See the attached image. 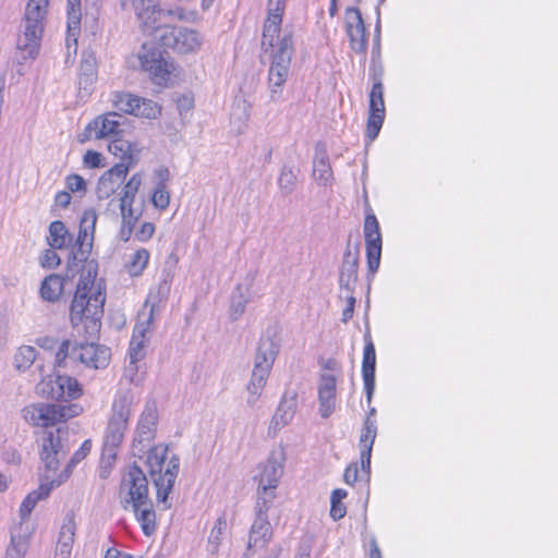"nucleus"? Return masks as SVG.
<instances>
[{
    "label": "nucleus",
    "instance_id": "e433bc0d",
    "mask_svg": "<svg viewBox=\"0 0 558 558\" xmlns=\"http://www.w3.org/2000/svg\"><path fill=\"white\" fill-rule=\"evenodd\" d=\"M289 68H284L280 64H270L268 73V82L270 86V99L276 101L279 98L277 87H281L288 77Z\"/></svg>",
    "mask_w": 558,
    "mask_h": 558
},
{
    "label": "nucleus",
    "instance_id": "69168bd1",
    "mask_svg": "<svg viewBox=\"0 0 558 558\" xmlns=\"http://www.w3.org/2000/svg\"><path fill=\"white\" fill-rule=\"evenodd\" d=\"M102 314L104 310H98L97 307H94L93 302L88 300V305H86L84 319H89L95 324L96 322L100 320Z\"/></svg>",
    "mask_w": 558,
    "mask_h": 558
},
{
    "label": "nucleus",
    "instance_id": "f3484780",
    "mask_svg": "<svg viewBox=\"0 0 558 558\" xmlns=\"http://www.w3.org/2000/svg\"><path fill=\"white\" fill-rule=\"evenodd\" d=\"M116 106L126 113L146 119H156L161 113V107L154 100L129 93L117 94Z\"/></svg>",
    "mask_w": 558,
    "mask_h": 558
},
{
    "label": "nucleus",
    "instance_id": "79ce46f5",
    "mask_svg": "<svg viewBox=\"0 0 558 558\" xmlns=\"http://www.w3.org/2000/svg\"><path fill=\"white\" fill-rule=\"evenodd\" d=\"M226 529H227L226 517L220 515L216 520V522L210 531L209 537H208L207 549L210 554L218 553Z\"/></svg>",
    "mask_w": 558,
    "mask_h": 558
},
{
    "label": "nucleus",
    "instance_id": "a19ab883",
    "mask_svg": "<svg viewBox=\"0 0 558 558\" xmlns=\"http://www.w3.org/2000/svg\"><path fill=\"white\" fill-rule=\"evenodd\" d=\"M35 362V348L32 345H22L14 354L13 365L16 371L24 373L31 368Z\"/></svg>",
    "mask_w": 558,
    "mask_h": 558
},
{
    "label": "nucleus",
    "instance_id": "ddd939ff",
    "mask_svg": "<svg viewBox=\"0 0 558 558\" xmlns=\"http://www.w3.org/2000/svg\"><path fill=\"white\" fill-rule=\"evenodd\" d=\"M360 263V242L354 244L349 238L347 246L342 256V262L339 271V287L348 293H354L357 283V271Z\"/></svg>",
    "mask_w": 558,
    "mask_h": 558
},
{
    "label": "nucleus",
    "instance_id": "37998d69",
    "mask_svg": "<svg viewBox=\"0 0 558 558\" xmlns=\"http://www.w3.org/2000/svg\"><path fill=\"white\" fill-rule=\"evenodd\" d=\"M248 302L250 299L246 295V292H244L243 286L238 284L231 298L230 315L232 320L239 319V317L244 313Z\"/></svg>",
    "mask_w": 558,
    "mask_h": 558
},
{
    "label": "nucleus",
    "instance_id": "f257e3e1",
    "mask_svg": "<svg viewBox=\"0 0 558 558\" xmlns=\"http://www.w3.org/2000/svg\"><path fill=\"white\" fill-rule=\"evenodd\" d=\"M158 424V411L155 401L146 402L138 418L132 451L134 457L144 459L145 468L156 488L157 504L163 510L171 508V494L180 470V458L177 454L168 459V447L156 445L149 447L155 439Z\"/></svg>",
    "mask_w": 558,
    "mask_h": 558
},
{
    "label": "nucleus",
    "instance_id": "39448f33",
    "mask_svg": "<svg viewBox=\"0 0 558 558\" xmlns=\"http://www.w3.org/2000/svg\"><path fill=\"white\" fill-rule=\"evenodd\" d=\"M131 404L132 400L129 395H122L113 401L112 413L104 436L101 463L111 465L116 461L117 450L124 439L131 417Z\"/></svg>",
    "mask_w": 558,
    "mask_h": 558
},
{
    "label": "nucleus",
    "instance_id": "a878e982",
    "mask_svg": "<svg viewBox=\"0 0 558 558\" xmlns=\"http://www.w3.org/2000/svg\"><path fill=\"white\" fill-rule=\"evenodd\" d=\"M90 277V271H88V277L80 279L77 283V288L70 306V320L73 326H77L84 320L86 305H88L87 287L88 284L94 283V279Z\"/></svg>",
    "mask_w": 558,
    "mask_h": 558
},
{
    "label": "nucleus",
    "instance_id": "4c0bfd02",
    "mask_svg": "<svg viewBox=\"0 0 558 558\" xmlns=\"http://www.w3.org/2000/svg\"><path fill=\"white\" fill-rule=\"evenodd\" d=\"M278 187L282 195H290L296 187L298 173L293 167L283 165L278 177Z\"/></svg>",
    "mask_w": 558,
    "mask_h": 558
},
{
    "label": "nucleus",
    "instance_id": "5fc2aeb1",
    "mask_svg": "<svg viewBox=\"0 0 558 558\" xmlns=\"http://www.w3.org/2000/svg\"><path fill=\"white\" fill-rule=\"evenodd\" d=\"M65 182L66 187L73 193L86 191V181L78 174L68 175Z\"/></svg>",
    "mask_w": 558,
    "mask_h": 558
},
{
    "label": "nucleus",
    "instance_id": "2f4dec72",
    "mask_svg": "<svg viewBox=\"0 0 558 558\" xmlns=\"http://www.w3.org/2000/svg\"><path fill=\"white\" fill-rule=\"evenodd\" d=\"M64 289V279L57 274L47 276L40 284V298L49 303H57Z\"/></svg>",
    "mask_w": 558,
    "mask_h": 558
},
{
    "label": "nucleus",
    "instance_id": "bb28decb",
    "mask_svg": "<svg viewBox=\"0 0 558 558\" xmlns=\"http://www.w3.org/2000/svg\"><path fill=\"white\" fill-rule=\"evenodd\" d=\"M296 410V392L286 391L270 422V428L280 430L294 417Z\"/></svg>",
    "mask_w": 558,
    "mask_h": 558
},
{
    "label": "nucleus",
    "instance_id": "0eeeda50",
    "mask_svg": "<svg viewBox=\"0 0 558 558\" xmlns=\"http://www.w3.org/2000/svg\"><path fill=\"white\" fill-rule=\"evenodd\" d=\"M82 393L76 378L59 373L49 374L37 384V395L53 402H70Z\"/></svg>",
    "mask_w": 558,
    "mask_h": 558
},
{
    "label": "nucleus",
    "instance_id": "6e6552de",
    "mask_svg": "<svg viewBox=\"0 0 558 558\" xmlns=\"http://www.w3.org/2000/svg\"><path fill=\"white\" fill-rule=\"evenodd\" d=\"M121 505L128 510L130 506H141L143 501L150 499L148 480L145 471L133 462L123 474L120 484Z\"/></svg>",
    "mask_w": 558,
    "mask_h": 558
},
{
    "label": "nucleus",
    "instance_id": "20e7f679",
    "mask_svg": "<svg viewBox=\"0 0 558 558\" xmlns=\"http://www.w3.org/2000/svg\"><path fill=\"white\" fill-rule=\"evenodd\" d=\"M279 347L276 331L271 328L266 329L258 341L251 379L246 385L248 407H254L260 398L279 353Z\"/></svg>",
    "mask_w": 558,
    "mask_h": 558
},
{
    "label": "nucleus",
    "instance_id": "bf43d9fd",
    "mask_svg": "<svg viewBox=\"0 0 558 558\" xmlns=\"http://www.w3.org/2000/svg\"><path fill=\"white\" fill-rule=\"evenodd\" d=\"M155 232V225L153 222H144L142 223L141 228L136 231L135 238L141 241L145 242L148 241Z\"/></svg>",
    "mask_w": 558,
    "mask_h": 558
},
{
    "label": "nucleus",
    "instance_id": "ea45409f",
    "mask_svg": "<svg viewBox=\"0 0 558 558\" xmlns=\"http://www.w3.org/2000/svg\"><path fill=\"white\" fill-rule=\"evenodd\" d=\"M141 185L142 174L134 173L123 186L119 207H132Z\"/></svg>",
    "mask_w": 558,
    "mask_h": 558
},
{
    "label": "nucleus",
    "instance_id": "a18cd8bd",
    "mask_svg": "<svg viewBox=\"0 0 558 558\" xmlns=\"http://www.w3.org/2000/svg\"><path fill=\"white\" fill-rule=\"evenodd\" d=\"M348 496L347 490L342 488L333 489L330 497V517L338 521L347 514V508L342 500Z\"/></svg>",
    "mask_w": 558,
    "mask_h": 558
},
{
    "label": "nucleus",
    "instance_id": "0e129e2a",
    "mask_svg": "<svg viewBox=\"0 0 558 558\" xmlns=\"http://www.w3.org/2000/svg\"><path fill=\"white\" fill-rule=\"evenodd\" d=\"M371 458H372V451L360 450L361 469H362V472L366 475L367 482L369 481V476H371Z\"/></svg>",
    "mask_w": 558,
    "mask_h": 558
},
{
    "label": "nucleus",
    "instance_id": "338daca9",
    "mask_svg": "<svg viewBox=\"0 0 558 558\" xmlns=\"http://www.w3.org/2000/svg\"><path fill=\"white\" fill-rule=\"evenodd\" d=\"M193 106H194V100L189 95H181L177 99V107H178L180 114H182L183 112H187L189 110H191L193 108Z\"/></svg>",
    "mask_w": 558,
    "mask_h": 558
},
{
    "label": "nucleus",
    "instance_id": "7c9ffc66",
    "mask_svg": "<svg viewBox=\"0 0 558 558\" xmlns=\"http://www.w3.org/2000/svg\"><path fill=\"white\" fill-rule=\"evenodd\" d=\"M130 507L133 509L136 520L141 524L143 533L146 536H150L151 534H154L157 529V524L153 500L148 499L143 501V505L141 504V506Z\"/></svg>",
    "mask_w": 558,
    "mask_h": 558
},
{
    "label": "nucleus",
    "instance_id": "9d476101",
    "mask_svg": "<svg viewBox=\"0 0 558 558\" xmlns=\"http://www.w3.org/2000/svg\"><path fill=\"white\" fill-rule=\"evenodd\" d=\"M148 302H145L144 308L137 315V322L134 326L132 338L130 341L129 356L130 365H133L134 371L137 369V362L145 356V341L147 333L150 331V326L154 322L155 304H151L149 311L146 308Z\"/></svg>",
    "mask_w": 558,
    "mask_h": 558
},
{
    "label": "nucleus",
    "instance_id": "cd10ccee",
    "mask_svg": "<svg viewBox=\"0 0 558 558\" xmlns=\"http://www.w3.org/2000/svg\"><path fill=\"white\" fill-rule=\"evenodd\" d=\"M272 538V527L268 517L256 518L251 525L246 553L252 548H264Z\"/></svg>",
    "mask_w": 558,
    "mask_h": 558
},
{
    "label": "nucleus",
    "instance_id": "423d86ee",
    "mask_svg": "<svg viewBox=\"0 0 558 558\" xmlns=\"http://www.w3.org/2000/svg\"><path fill=\"white\" fill-rule=\"evenodd\" d=\"M34 495L35 492L29 493L20 507V520L11 529V546L7 550V558H23L31 546L35 532V520L32 518L35 508Z\"/></svg>",
    "mask_w": 558,
    "mask_h": 558
},
{
    "label": "nucleus",
    "instance_id": "412c9836",
    "mask_svg": "<svg viewBox=\"0 0 558 558\" xmlns=\"http://www.w3.org/2000/svg\"><path fill=\"white\" fill-rule=\"evenodd\" d=\"M364 341L365 347L362 361V377L364 381L366 401L369 404L375 391L376 351L368 332L365 333Z\"/></svg>",
    "mask_w": 558,
    "mask_h": 558
},
{
    "label": "nucleus",
    "instance_id": "c9c22d12",
    "mask_svg": "<svg viewBox=\"0 0 558 558\" xmlns=\"http://www.w3.org/2000/svg\"><path fill=\"white\" fill-rule=\"evenodd\" d=\"M96 221L97 214L95 209L89 208L83 213L75 244H85L88 236L90 238V242L93 241Z\"/></svg>",
    "mask_w": 558,
    "mask_h": 558
},
{
    "label": "nucleus",
    "instance_id": "f8f14e48",
    "mask_svg": "<svg viewBox=\"0 0 558 558\" xmlns=\"http://www.w3.org/2000/svg\"><path fill=\"white\" fill-rule=\"evenodd\" d=\"M364 238L368 275L374 276L380 265L383 239L378 220L373 213L365 217Z\"/></svg>",
    "mask_w": 558,
    "mask_h": 558
},
{
    "label": "nucleus",
    "instance_id": "473e14b6",
    "mask_svg": "<svg viewBox=\"0 0 558 558\" xmlns=\"http://www.w3.org/2000/svg\"><path fill=\"white\" fill-rule=\"evenodd\" d=\"M47 242L53 250H62L72 242V235L62 221L54 220L49 226Z\"/></svg>",
    "mask_w": 558,
    "mask_h": 558
},
{
    "label": "nucleus",
    "instance_id": "393cba45",
    "mask_svg": "<svg viewBox=\"0 0 558 558\" xmlns=\"http://www.w3.org/2000/svg\"><path fill=\"white\" fill-rule=\"evenodd\" d=\"M75 530L76 524L74 520V512L68 511L63 518V523L58 535L54 553L56 558H70L74 543Z\"/></svg>",
    "mask_w": 558,
    "mask_h": 558
},
{
    "label": "nucleus",
    "instance_id": "9b49d317",
    "mask_svg": "<svg viewBox=\"0 0 558 558\" xmlns=\"http://www.w3.org/2000/svg\"><path fill=\"white\" fill-rule=\"evenodd\" d=\"M138 59L142 69L150 75L154 83L158 85L167 83L170 76V64L159 48L144 44Z\"/></svg>",
    "mask_w": 558,
    "mask_h": 558
},
{
    "label": "nucleus",
    "instance_id": "72a5a7b5",
    "mask_svg": "<svg viewBox=\"0 0 558 558\" xmlns=\"http://www.w3.org/2000/svg\"><path fill=\"white\" fill-rule=\"evenodd\" d=\"M293 53V37L292 33H287L279 41L278 49L275 51L271 64L282 65L290 68V62Z\"/></svg>",
    "mask_w": 558,
    "mask_h": 558
},
{
    "label": "nucleus",
    "instance_id": "7ed1b4c3",
    "mask_svg": "<svg viewBox=\"0 0 558 558\" xmlns=\"http://www.w3.org/2000/svg\"><path fill=\"white\" fill-rule=\"evenodd\" d=\"M66 440L68 429L64 427L45 429L43 432L39 456L45 466V474L41 476L40 484L37 488V501L46 499L53 488L64 483L71 476L76 464L84 460L90 452L92 440L86 439L72 454L63 471L57 475L60 461L65 458L69 451Z\"/></svg>",
    "mask_w": 558,
    "mask_h": 558
},
{
    "label": "nucleus",
    "instance_id": "c756f323",
    "mask_svg": "<svg viewBox=\"0 0 558 558\" xmlns=\"http://www.w3.org/2000/svg\"><path fill=\"white\" fill-rule=\"evenodd\" d=\"M37 345H39L44 351L53 355V366L61 367L69 356L70 350V341L63 340L61 342L56 338L45 337L37 339Z\"/></svg>",
    "mask_w": 558,
    "mask_h": 558
},
{
    "label": "nucleus",
    "instance_id": "13d9d810",
    "mask_svg": "<svg viewBox=\"0 0 558 558\" xmlns=\"http://www.w3.org/2000/svg\"><path fill=\"white\" fill-rule=\"evenodd\" d=\"M93 284H88L87 287V300H90L93 302V306L97 307L98 310H104L105 301H106V294L101 292L100 289H97L93 294L89 295L90 289L93 288Z\"/></svg>",
    "mask_w": 558,
    "mask_h": 558
},
{
    "label": "nucleus",
    "instance_id": "2eb2a0df",
    "mask_svg": "<svg viewBox=\"0 0 558 558\" xmlns=\"http://www.w3.org/2000/svg\"><path fill=\"white\" fill-rule=\"evenodd\" d=\"M384 86L373 84L369 93L368 117L365 137L373 142L379 134L385 120Z\"/></svg>",
    "mask_w": 558,
    "mask_h": 558
},
{
    "label": "nucleus",
    "instance_id": "680f3d73",
    "mask_svg": "<svg viewBox=\"0 0 558 558\" xmlns=\"http://www.w3.org/2000/svg\"><path fill=\"white\" fill-rule=\"evenodd\" d=\"M345 299H347V306L342 311V318H341V320L344 324L348 323L352 318L353 313H354L355 303H356L354 293H348Z\"/></svg>",
    "mask_w": 558,
    "mask_h": 558
},
{
    "label": "nucleus",
    "instance_id": "aec40b11",
    "mask_svg": "<svg viewBox=\"0 0 558 558\" xmlns=\"http://www.w3.org/2000/svg\"><path fill=\"white\" fill-rule=\"evenodd\" d=\"M130 163L119 162L107 170L99 179L96 193L99 199H107L112 196L122 185L129 170Z\"/></svg>",
    "mask_w": 558,
    "mask_h": 558
},
{
    "label": "nucleus",
    "instance_id": "4be33fe9",
    "mask_svg": "<svg viewBox=\"0 0 558 558\" xmlns=\"http://www.w3.org/2000/svg\"><path fill=\"white\" fill-rule=\"evenodd\" d=\"M97 80V60L92 50H83L78 70V95L83 98L90 95Z\"/></svg>",
    "mask_w": 558,
    "mask_h": 558
},
{
    "label": "nucleus",
    "instance_id": "052dcab7",
    "mask_svg": "<svg viewBox=\"0 0 558 558\" xmlns=\"http://www.w3.org/2000/svg\"><path fill=\"white\" fill-rule=\"evenodd\" d=\"M277 487L269 484H259L257 488V498H265V500L274 502L276 498L275 489Z\"/></svg>",
    "mask_w": 558,
    "mask_h": 558
},
{
    "label": "nucleus",
    "instance_id": "a211bd4d",
    "mask_svg": "<svg viewBox=\"0 0 558 558\" xmlns=\"http://www.w3.org/2000/svg\"><path fill=\"white\" fill-rule=\"evenodd\" d=\"M65 403L66 404L51 401L50 403L41 404L37 408V418L44 421V425L48 427L75 417L83 411V408L78 404Z\"/></svg>",
    "mask_w": 558,
    "mask_h": 558
},
{
    "label": "nucleus",
    "instance_id": "6ab92c4d",
    "mask_svg": "<svg viewBox=\"0 0 558 558\" xmlns=\"http://www.w3.org/2000/svg\"><path fill=\"white\" fill-rule=\"evenodd\" d=\"M286 0H268V13L263 26L262 47L272 48L279 36Z\"/></svg>",
    "mask_w": 558,
    "mask_h": 558
},
{
    "label": "nucleus",
    "instance_id": "3c124183",
    "mask_svg": "<svg viewBox=\"0 0 558 558\" xmlns=\"http://www.w3.org/2000/svg\"><path fill=\"white\" fill-rule=\"evenodd\" d=\"M66 14L70 15V26L77 28L78 23L82 19L81 0H68Z\"/></svg>",
    "mask_w": 558,
    "mask_h": 558
},
{
    "label": "nucleus",
    "instance_id": "f704fd0d",
    "mask_svg": "<svg viewBox=\"0 0 558 558\" xmlns=\"http://www.w3.org/2000/svg\"><path fill=\"white\" fill-rule=\"evenodd\" d=\"M283 474V466L274 457H270L263 465L259 474V484H269L278 486V483Z\"/></svg>",
    "mask_w": 558,
    "mask_h": 558
},
{
    "label": "nucleus",
    "instance_id": "f03ea898",
    "mask_svg": "<svg viewBox=\"0 0 558 558\" xmlns=\"http://www.w3.org/2000/svg\"><path fill=\"white\" fill-rule=\"evenodd\" d=\"M123 10H134L144 31L154 35L163 48H170L180 53L197 50L202 45V36L197 31L184 27L170 26L163 20H187L196 16L195 12H187L180 7L163 9L156 0H120Z\"/></svg>",
    "mask_w": 558,
    "mask_h": 558
},
{
    "label": "nucleus",
    "instance_id": "b1692460",
    "mask_svg": "<svg viewBox=\"0 0 558 558\" xmlns=\"http://www.w3.org/2000/svg\"><path fill=\"white\" fill-rule=\"evenodd\" d=\"M336 384L337 379L333 375L322 374L318 385L319 413L322 417H329L336 405Z\"/></svg>",
    "mask_w": 558,
    "mask_h": 558
},
{
    "label": "nucleus",
    "instance_id": "4468645a",
    "mask_svg": "<svg viewBox=\"0 0 558 558\" xmlns=\"http://www.w3.org/2000/svg\"><path fill=\"white\" fill-rule=\"evenodd\" d=\"M345 31L351 49L362 54L363 63H365L368 38L362 13L357 8L347 9Z\"/></svg>",
    "mask_w": 558,
    "mask_h": 558
},
{
    "label": "nucleus",
    "instance_id": "09e8293b",
    "mask_svg": "<svg viewBox=\"0 0 558 558\" xmlns=\"http://www.w3.org/2000/svg\"><path fill=\"white\" fill-rule=\"evenodd\" d=\"M92 243L85 244H75L72 252L69 255L68 259V268L70 271L77 268L78 265L85 262L90 253Z\"/></svg>",
    "mask_w": 558,
    "mask_h": 558
},
{
    "label": "nucleus",
    "instance_id": "58836bf2",
    "mask_svg": "<svg viewBox=\"0 0 558 558\" xmlns=\"http://www.w3.org/2000/svg\"><path fill=\"white\" fill-rule=\"evenodd\" d=\"M377 436V422L375 418L365 417L361 429L359 447L360 450H373V445Z\"/></svg>",
    "mask_w": 558,
    "mask_h": 558
},
{
    "label": "nucleus",
    "instance_id": "c03bdc74",
    "mask_svg": "<svg viewBox=\"0 0 558 558\" xmlns=\"http://www.w3.org/2000/svg\"><path fill=\"white\" fill-rule=\"evenodd\" d=\"M108 149L111 154L121 158V162L133 165L132 146L129 141L116 137L108 145Z\"/></svg>",
    "mask_w": 558,
    "mask_h": 558
},
{
    "label": "nucleus",
    "instance_id": "6e6d98bb",
    "mask_svg": "<svg viewBox=\"0 0 558 558\" xmlns=\"http://www.w3.org/2000/svg\"><path fill=\"white\" fill-rule=\"evenodd\" d=\"M84 163L86 167L96 169L105 167L102 163V155L95 150H87L84 155Z\"/></svg>",
    "mask_w": 558,
    "mask_h": 558
},
{
    "label": "nucleus",
    "instance_id": "4d7b16f0",
    "mask_svg": "<svg viewBox=\"0 0 558 558\" xmlns=\"http://www.w3.org/2000/svg\"><path fill=\"white\" fill-rule=\"evenodd\" d=\"M66 27H68V35H66V48H68V51L70 52V49L73 46L74 53H76V49H77V35H78L80 29H81V23H78L77 28H75V29L72 28V25L70 26V15H68Z\"/></svg>",
    "mask_w": 558,
    "mask_h": 558
},
{
    "label": "nucleus",
    "instance_id": "49530a36",
    "mask_svg": "<svg viewBox=\"0 0 558 558\" xmlns=\"http://www.w3.org/2000/svg\"><path fill=\"white\" fill-rule=\"evenodd\" d=\"M149 260V253L146 248L137 250L126 264L128 271L131 276H140L146 268Z\"/></svg>",
    "mask_w": 558,
    "mask_h": 558
},
{
    "label": "nucleus",
    "instance_id": "864d4df0",
    "mask_svg": "<svg viewBox=\"0 0 558 558\" xmlns=\"http://www.w3.org/2000/svg\"><path fill=\"white\" fill-rule=\"evenodd\" d=\"M384 64L380 59L371 60L369 65V77L373 84H379V86H384L383 77H384Z\"/></svg>",
    "mask_w": 558,
    "mask_h": 558
},
{
    "label": "nucleus",
    "instance_id": "dca6fc26",
    "mask_svg": "<svg viewBox=\"0 0 558 558\" xmlns=\"http://www.w3.org/2000/svg\"><path fill=\"white\" fill-rule=\"evenodd\" d=\"M69 356L78 360L88 367L102 368L110 361V349L96 343H75L69 350Z\"/></svg>",
    "mask_w": 558,
    "mask_h": 558
},
{
    "label": "nucleus",
    "instance_id": "5701e85b",
    "mask_svg": "<svg viewBox=\"0 0 558 558\" xmlns=\"http://www.w3.org/2000/svg\"><path fill=\"white\" fill-rule=\"evenodd\" d=\"M313 179L318 185L328 186L333 182V172L329 161L327 145L323 141L315 144L313 157Z\"/></svg>",
    "mask_w": 558,
    "mask_h": 558
},
{
    "label": "nucleus",
    "instance_id": "de8ad7c7",
    "mask_svg": "<svg viewBox=\"0 0 558 558\" xmlns=\"http://www.w3.org/2000/svg\"><path fill=\"white\" fill-rule=\"evenodd\" d=\"M122 216V227L120 230L121 240L126 242L130 240L133 228L138 219V216L134 214L133 207H120Z\"/></svg>",
    "mask_w": 558,
    "mask_h": 558
},
{
    "label": "nucleus",
    "instance_id": "c85d7f7f",
    "mask_svg": "<svg viewBox=\"0 0 558 558\" xmlns=\"http://www.w3.org/2000/svg\"><path fill=\"white\" fill-rule=\"evenodd\" d=\"M117 113H107L98 117L86 126V131H95L97 138L117 136L120 133V122L116 119Z\"/></svg>",
    "mask_w": 558,
    "mask_h": 558
},
{
    "label": "nucleus",
    "instance_id": "1a4fd4ad",
    "mask_svg": "<svg viewBox=\"0 0 558 558\" xmlns=\"http://www.w3.org/2000/svg\"><path fill=\"white\" fill-rule=\"evenodd\" d=\"M35 0H28L25 10V17L23 23V34L17 37L16 41V51L14 60L17 65L16 73L20 75H24L31 70H25V68H31L35 53V19L33 15L35 14V7L32 3Z\"/></svg>",
    "mask_w": 558,
    "mask_h": 558
},
{
    "label": "nucleus",
    "instance_id": "e2e57ef3",
    "mask_svg": "<svg viewBox=\"0 0 558 558\" xmlns=\"http://www.w3.org/2000/svg\"><path fill=\"white\" fill-rule=\"evenodd\" d=\"M359 478L357 462H351L344 470L343 480L347 484L353 485Z\"/></svg>",
    "mask_w": 558,
    "mask_h": 558
},
{
    "label": "nucleus",
    "instance_id": "603ef678",
    "mask_svg": "<svg viewBox=\"0 0 558 558\" xmlns=\"http://www.w3.org/2000/svg\"><path fill=\"white\" fill-rule=\"evenodd\" d=\"M61 258L56 252V250L48 248L46 250L43 255L40 256V265L44 268L52 269L60 265Z\"/></svg>",
    "mask_w": 558,
    "mask_h": 558
},
{
    "label": "nucleus",
    "instance_id": "8fccbe9b",
    "mask_svg": "<svg viewBox=\"0 0 558 558\" xmlns=\"http://www.w3.org/2000/svg\"><path fill=\"white\" fill-rule=\"evenodd\" d=\"M151 202L156 208L166 209L170 204V194L167 186H155Z\"/></svg>",
    "mask_w": 558,
    "mask_h": 558
},
{
    "label": "nucleus",
    "instance_id": "774afa93",
    "mask_svg": "<svg viewBox=\"0 0 558 558\" xmlns=\"http://www.w3.org/2000/svg\"><path fill=\"white\" fill-rule=\"evenodd\" d=\"M272 502L265 500V498H257L255 504V517H268V510Z\"/></svg>",
    "mask_w": 558,
    "mask_h": 558
}]
</instances>
